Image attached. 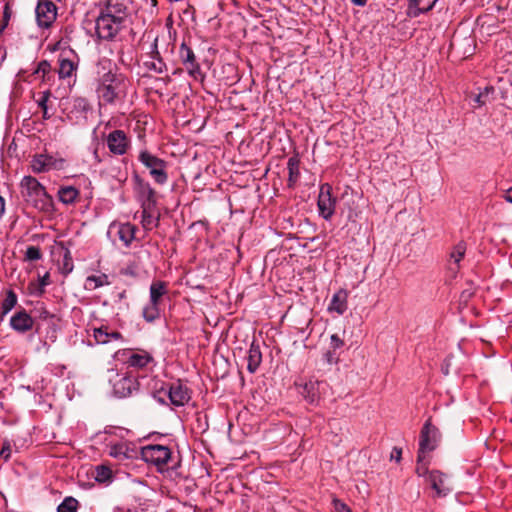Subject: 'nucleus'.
<instances>
[{"label": "nucleus", "mask_w": 512, "mask_h": 512, "mask_svg": "<svg viewBox=\"0 0 512 512\" xmlns=\"http://www.w3.org/2000/svg\"><path fill=\"white\" fill-rule=\"evenodd\" d=\"M93 337L98 344H107L111 342V338H109V329L107 326L94 328Z\"/></svg>", "instance_id": "31"}, {"label": "nucleus", "mask_w": 512, "mask_h": 512, "mask_svg": "<svg viewBox=\"0 0 512 512\" xmlns=\"http://www.w3.org/2000/svg\"><path fill=\"white\" fill-rule=\"evenodd\" d=\"M348 308V292L345 289H340L332 296L328 310L336 312L338 315L344 314Z\"/></svg>", "instance_id": "20"}, {"label": "nucleus", "mask_w": 512, "mask_h": 512, "mask_svg": "<svg viewBox=\"0 0 512 512\" xmlns=\"http://www.w3.org/2000/svg\"><path fill=\"white\" fill-rule=\"evenodd\" d=\"M416 472L419 476H425L427 472V468L424 465H418Z\"/></svg>", "instance_id": "46"}, {"label": "nucleus", "mask_w": 512, "mask_h": 512, "mask_svg": "<svg viewBox=\"0 0 512 512\" xmlns=\"http://www.w3.org/2000/svg\"><path fill=\"white\" fill-rule=\"evenodd\" d=\"M34 321L32 317L24 310L15 313L10 319L11 327L19 332L25 333L32 329Z\"/></svg>", "instance_id": "17"}, {"label": "nucleus", "mask_w": 512, "mask_h": 512, "mask_svg": "<svg viewBox=\"0 0 512 512\" xmlns=\"http://www.w3.org/2000/svg\"><path fill=\"white\" fill-rule=\"evenodd\" d=\"M344 345V342L340 337L336 334L331 336V346L333 349L341 348Z\"/></svg>", "instance_id": "44"}, {"label": "nucleus", "mask_w": 512, "mask_h": 512, "mask_svg": "<svg viewBox=\"0 0 512 512\" xmlns=\"http://www.w3.org/2000/svg\"><path fill=\"white\" fill-rule=\"evenodd\" d=\"M75 70L76 65L72 60L66 58L59 59L58 74L60 78L64 79L71 77Z\"/></svg>", "instance_id": "25"}, {"label": "nucleus", "mask_w": 512, "mask_h": 512, "mask_svg": "<svg viewBox=\"0 0 512 512\" xmlns=\"http://www.w3.org/2000/svg\"><path fill=\"white\" fill-rule=\"evenodd\" d=\"M64 160L49 154L35 155L31 161V168L35 173L47 172L52 169L63 168Z\"/></svg>", "instance_id": "8"}, {"label": "nucleus", "mask_w": 512, "mask_h": 512, "mask_svg": "<svg viewBox=\"0 0 512 512\" xmlns=\"http://www.w3.org/2000/svg\"><path fill=\"white\" fill-rule=\"evenodd\" d=\"M95 480L100 483L109 482L112 479V470L104 465L95 468Z\"/></svg>", "instance_id": "30"}, {"label": "nucleus", "mask_w": 512, "mask_h": 512, "mask_svg": "<svg viewBox=\"0 0 512 512\" xmlns=\"http://www.w3.org/2000/svg\"><path fill=\"white\" fill-rule=\"evenodd\" d=\"M326 357H327V360H328L329 362H331V357H332L331 352H327V353H326Z\"/></svg>", "instance_id": "57"}, {"label": "nucleus", "mask_w": 512, "mask_h": 512, "mask_svg": "<svg viewBox=\"0 0 512 512\" xmlns=\"http://www.w3.org/2000/svg\"><path fill=\"white\" fill-rule=\"evenodd\" d=\"M288 173H289V186H292L296 183L299 177V161L298 159L292 157L288 160L287 163Z\"/></svg>", "instance_id": "28"}, {"label": "nucleus", "mask_w": 512, "mask_h": 512, "mask_svg": "<svg viewBox=\"0 0 512 512\" xmlns=\"http://www.w3.org/2000/svg\"><path fill=\"white\" fill-rule=\"evenodd\" d=\"M142 194L146 196L147 201L150 202L154 197V190L150 187L148 183H142L139 181Z\"/></svg>", "instance_id": "38"}, {"label": "nucleus", "mask_w": 512, "mask_h": 512, "mask_svg": "<svg viewBox=\"0 0 512 512\" xmlns=\"http://www.w3.org/2000/svg\"><path fill=\"white\" fill-rule=\"evenodd\" d=\"M248 365L247 369L250 373H254L262 361V354L260 351V347L258 345H255L254 343L251 344L249 351H248Z\"/></svg>", "instance_id": "21"}, {"label": "nucleus", "mask_w": 512, "mask_h": 512, "mask_svg": "<svg viewBox=\"0 0 512 512\" xmlns=\"http://www.w3.org/2000/svg\"><path fill=\"white\" fill-rule=\"evenodd\" d=\"M172 405L184 406L190 400V392L186 385L180 381L171 383L166 391Z\"/></svg>", "instance_id": "11"}, {"label": "nucleus", "mask_w": 512, "mask_h": 512, "mask_svg": "<svg viewBox=\"0 0 512 512\" xmlns=\"http://www.w3.org/2000/svg\"><path fill=\"white\" fill-rule=\"evenodd\" d=\"M154 223V219L151 214L148 213V210L146 207H144L142 212V224L144 228L150 229L151 225Z\"/></svg>", "instance_id": "39"}, {"label": "nucleus", "mask_w": 512, "mask_h": 512, "mask_svg": "<svg viewBox=\"0 0 512 512\" xmlns=\"http://www.w3.org/2000/svg\"><path fill=\"white\" fill-rule=\"evenodd\" d=\"M142 316L147 322H153L160 316L158 304L150 302L143 308Z\"/></svg>", "instance_id": "29"}, {"label": "nucleus", "mask_w": 512, "mask_h": 512, "mask_svg": "<svg viewBox=\"0 0 512 512\" xmlns=\"http://www.w3.org/2000/svg\"><path fill=\"white\" fill-rule=\"evenodd\" d=\"M119 83L114 74L106 73L99 85L97 92L99 97L106 103H113L118 96L117 88Z\"/></svg>", "instance_id": "9"}, {"label": "nucleus", "mask_w": 512, "mask_h": 512, "mask_svg": "<svg viewBox=\"0 0 512 512\" xmlns=\"http://www.w3.org/2000/svg\"><path fill=\"white\" fill-rule=\"evenodd\" d=\"M21 194L24 200L40 211H49L52 207V198L45 188L32 176H25L20 183Z\"/></svg>", "instance_id": "1"}, {"label": "nucleus", "mask_w": 512, "mask_h": 512, "mask_svg": "<svg viewBox=\"0 0 512 512\" xmlns=\"http://www.w3.org/2000/svg\"><path fill=\"white\" fill-rule=\"evenodd\" d=\"M466 252V244L464 242H459L452 250L450 254V259L453 263L458 266L459 262L462 260Z\"/></svg>", "instance_id": "34"}, {"label": "nucleus", "mask_w": 512, "mask_h": 512, "mask_svg": "<svg viewBox=\"0 0 512 512\" xmlns=\"http://www.w3.org/2000/svg\"><path fill=\"white\" fill-rule=\"evenodd\" d=\"M78 196V190L72 186L63 187L59 190V199L65 204L73 203Z\"/></svg>", "instance_id": "26"}, {"label": "nucleus", "mask_w": 512, "mask_h": 512, "mask_svg": "<svg viewBox=\"0 0 512 512\" xmlns=\"http://www.w3.org/2000/svg\"><path fill=\"white\" fill-rule=\"evenodd\" d=\"M74 107L81 111H87L90 109L88 101L84 98H76L74 100Z\"/></svg>", "instance_id": "41"}, {"label": "nucleus", "mask_w": 512, "mask_h": 512, "mask_svg": "<svg viewBox=\"0 0 512 512\" xmlns=\"http://www.w3.org/2000/svg\"><path fill=\"white\" fill-rule=\"evenodd\" d=\"M334 508L336 512H352L351 509L340 500H334Z\"/></svg>", "instance_id": "42"}, {"label": "nucleus", "mask_w": 512, "mask_h": 512, "mask_svg": "<svg viewBox=\"0 0 512 512\" xmlns=\"http://www.w3.org/2000/svg\"><path fill=\"white\" fill-rule=\"evenodd\" d=\"M129 144V139L122 130H114L107 137L108 148L115 155L125 154Z\"/></svg>", "instance_id": "12"}, {"label": "nucleus", "mask_w": 512, "mask_h": 512, "mask_svg": "<svg viewBox=\"0 0 512 512\" xmlns=\"http://www.w3.org/2000/svg\"><path fill=\"white\" fill-rule=\"evenodd\" d=\"M401 454H402L401 449L394 448L391 453V459H395L397 462H399L401 459Z\"/></svg>", "instance_id": "45"}, {"label": "nucleus", "mask_w": 512, "mask_h": 512, "mask_svg": "<svg viewBox=\"0 0 512 512\" xmlns=\"http://www.w3.org/2000/svg\"><path fill=\"white\" fill-rule=\"evenodd\" d=\"M142 459L159 468L164 467L171 458L169 447L159 444H151L142 447Z\"/></svg>", "instance_id": "4"}, {"label": "nucleus", "mask_w": 512, "mask_h": 512, "mask_svg": "<svg viewBox=\"0 0 512 512\" xmlns=\"http://www.w3.org/2000/svg\"><path fill=\"white\" fill-rule=\"evenodd\" d=\"M152 361V357L146 353H133L129 356L127 364L135 368H144Z\"/></svg>", "instance_id": "23"}, {"label": "nucleus", "mask_w": 512, "mask_h": 512, "mask_svg": "<svg viewBox=\"0 0 512 512\" xmlns=\"http://www.w3.org/2000/svg\"><path fill=\"white\" fill-rule=\"evenodd\" d=\"M494 93L492 86H486L482 91L474 96V107H481L490 101V96Z\"/></svg>", "instance_id": "27"}, {"label": "nucleus", "mask_w": 512, "mask_h": 512, "mask_svg": "<svg viewBox=\"0 0 512 512\" xmlns=\"http://www.w3.org/2000/svg\"><path fill=\"white\" fill-rule=\"evenodd\" d=\"M438 2V0H409L407 8V16L416 18L420 14L430 11Z\"/></svg>", "instance_id": "18"}, {"label": "nucleus", "mask_w": 512, "mask_h": 512, "mask_svg": "<svg viewBox=\"0 0 512 512\" xmlns=\"http://www.w3.org/2000/svg\"><path fill=\"white\" fill-rule=\"evenodd\" d=\"M26 259L30 261H36L41 258L40 249L36 246H29L26 250Z\"/></svg>", "instance_id": "37"}, {"label": "nucleus", "mask_w": 512, "mask_h": 512, "mask_svg": "<svg viewBox=\"0 0 512 512\" xmlns=\"http://www.w3.org/2000/svg\"><path fill=\"white\" fill-rule=\"evenodd\" d=\"M127 26L126 23L106 17L99 13L96 19V33L103 40H112Z\"/></svg>", "instance_id": "5"}, {"label": "nucleus", "mask_w": 512, "mask_h": 512, "mask_svg": "<svg viewBox=\"0 0 512 512\" xmlns=\"http://www.w3.org/2000/svg\"><path fill=\"white\" fill-rule=\"evenodd\" d=\"M115 232L123 244L128 247L135 238L136 227L130 223H114L110 226V232Z\"/></svg>", "instance_id": "16"}, {"label": "nucleus", "mask_w": 512, "mask_h": 512, "mask_svg": "<svg viewBox=\"0 0 512 512\" xmlns=\"http://www.w3.org/2000/svg\"><path fill=\"white\" fill-rule=\"evenodd\" d=\"M0 456L1 458H3L5 461H8L11 457V445L8 441H5L3 443V446L0 450Z\"/></svg>", "instance_id": "40"}, {"label": "nucleus", "mask_w": 512, "mask_h": 512, "mask_svg": "<svg viewBox=\"0 0 512 512\" xmlns=\"http://www.w3.org/2000/svg\"><path fill=\"white\" fill-rule=\"evenodd\" d=\"M137 388H138V382L132 376L124 375V376L118 377L113 382L114 394L120 398L130 396L133 393V391L137 390Z\"/></svg>", "instance_id": "14"}, {"label": "nucleus", "mask_w": 512, "mask_h": 512, "mask_svg": "<svg viewBox=\"0 0 512 512\" xmlns=\"http://www.w3.org/2000/svg\"><path fill=\"white\" fill-rule=\"evenodd\" d=\"M162 66H163V63H162V61L160 59H159L158 65L153 63V69L156 70L159 73L162 72Z\"/></svg>", "instance_id": "51"}, {"label": "nucleus", "mask_w": 512, "mask_h": 512, "mask_svg": "<svg viewBox=\"0 0 512 512\" xmlns=\"http://www.w3.org/2000/svg\"><path fill=\"white\" fill-rule=\"evenodd\" d=\"M93 156H94V159L97 163H100L101 162V158L99 157L98 155V150L95 149L94 152H93Z\"/></svg>", "instance_id": "55"}, {"label": "nucleus", "mask_w": 512, "mask_h": 512, "mask_svg": "<svg viewBox=\"0 0 512 512\" xmlns=\"http://www.w3.org/2000/svg\"><path fill=\"white\" fill-rule=\"evenodd\" d=\"M141 163L149 169L150 175L158 184H164L167 179L165 171L166 163L164 160L152 155L148 151H142L139 155Z\"/></svg>", "instance_id": "3"}, {"label": "nucleus", "mask_w": 512, "mask_h": 512, "mask_svg": "<svg viewBox=\"0 0 512 512\" xmlns=\"http://www.w3.org/2000/svg\"><path fill=\"white\" fill-rule=\"evenodd\" d=\"M48 68H49V64L47 63V61H42L41 63H39V67H38L39 70H42L43 72H45Z\"/></svg>", "instance_id": "49"}, {"label": "nucleus", "mask_w": 512, "mask_h": 512, "mask_svg": "<svg viewBox=\"0 0 512 512\" xmlns=\"http://www.w3.org/2000/svg\"><path fill=\"white\" fill-rule=\"evenodd\" d=\"M317 205L319 214L325 220H329L333 216L335 212L336 198L332 196V187L329 184L325 183L321 185Z\"/></svg>", "instance_id": "7"}, {"label": "nucleus", "mask_w": 512, "mask_h": 512, "mask_svg": "<svg viewBox=\"0 0 512 512\" xmlns=\"http://www.w3.org/2000/svg\"><path fill=\"white\" fill-rule=\"evenodd\" d=\"M152 53L155 54L154 58H159V52L157 50V39L154 41Z\"/></svg>", "instance_id": "53"}, {"label": "nucleus", "mask_w": 512, "mask_h": 512, "mask_svg": "<svg viewBox=\"0 0 512 512\" xmlns=\"http://www.w3.org/2000/svg\"><path fill=\"white\" fill-rule=\"evenodd\" d=\"M100 13L106 17L128 23L129 20V7L128 0H105L100 9Z\"/></svg>", "instance_id": "6"}, {"label": "nucleus", "mask_w": 512, "mask_h": 512, "mask_svg": "<svg viewBox=\"0 0 512 512\" xmlns=\"http://www.w3.org/2000/svg\"><path fill=\"white\" fill-rule=\"evenodd\" d=\"M48 279H49V275L48 274H45L41 279H40V283L36 284V283H31L29 285V290L31 293H34V294H38V295H41L43 292H44V287L46 285H48Z\"/></svg>", "instance_id": "36"}, {"label": "nucleus", "mask_w": 512, "mask_h": 512, "mask_svg": "<svg viewBox=\"0 0 512 512\" xmlns=\"http://www.w3.org/2000/svg\"><path fill=\"white\" fill-rule=\"evenodd\" d=\"M179 56L188 73L194 78H197L198 75L201 74L200 66L196 61L194 52L184 42L180 45Z\"/></svg>", "instance_id": "13"}, {"label": "nucleus", "mask_w": 512, "mask_h": 512, "mask_svg": "<svg viewBox=\"0 0 512 512\" xmlns=\"http://www.w3.org/2000/svg\"><path fill=\"white\" fill-rule=\"evenodd\" d=\"M109 278L106 274L100 275H91L88 276L85 280V289L87 290H95L99 287L109 285Z\"/></svg>", "instance_id": "24"}, {"label": "nucleus", "mask_w": 512, "mask_h": 512, "mask_svg": "<svg viewBox=\"0 0 512 512\" xmlns=\"http://www.w3.org/2000/svg\"><path fill=\"white\" fill-rule=\"evenodd\" d=\"M35 12L38 25L44 28L49 27L57 15L55 4L48 0L40 1Z\"/></svg>", "instance_id": "10"}, {"label": "nucleus", "mask_w": 512, "mask_h": 512, "mask_svg": "<svg viewBox=\"0 0 512 512\" xmlns=\"http://www.w3.org/2000/svg\"><path fill=\"white\" fill-rule=\"evenodd\" d=\"M78 501L73 497H66L57 507V512H76Z\"/></svg>", "instance_id": "32"}, {"label": "nucleus", "mask_w": 512, "mask_h": 512, "mask_svg": "<svg viewBox=\"0 0 512 512\" xmlns=\"http://www.w3.org/2000/svg\"><path fill=\"white\" fill-rule=\"evenodd\" d=\"M351 2L356 6L363 7L366 5L367 0H351Z\"/></svg>", "instance_id": "50"}, {"label": "nucleus", "mask_w": 512, "mask_h": 512, "mask_svg": "<svg viewBox=\"0 0 512 512\" xmlns=\"http://www.w3.org/2000/svg\"><path fill=\"white\" fill-rule=\"evenodd\" d=\"M42 111H43V118H44V119H49V118L51 117V116L48 114V107H44V108L42 109Z\"/></svg>", "instance_id": "54"}, {"label": "nucleus", "mask_w": 512, "mask_h": 512, "mask_svg": "<svg viewBox=\"0 0 512 512\" xmlns=\"http://www.w3.org/2000/svg\"><path fill=\"white\" fill-rule=\"evenodd\" d=\"M327 386L325 382L317 380H309L303 385L301 394L310 404H317L320 400L324 388Z\"/></svg>", "instance_id": "15"}, {"label": "nucleus", "mask_w": 512, "mask_h": 512, "mask_svg": "<svg viewBox=\"0 0 512 512\" xmlns=\"http://www.w3.org/2000/svg\"><path fill=\"white\" fill-rule=\"evenodd\" d=\"M127 452V446L125 444L119 443L110 446L109 455L121 460L128 457Z\"/></svg>", "instance_id": "33"}, {"label": "nucleus", "mask_w": 512, "mask_h": 512, "mask_svg": "<svg viewBox=\"0 0 512 512\" xmlns=\"http://www.w3.org/2000/svg\"><path fill=\"white\" fill-rule=\"evenodd\" d=\"M428 480L431 487L436 491L438 495H446L451 491V488L447 484V477L440 471H431L428 473Z\"/></svg>", "instance_id": "19"}, {"label": "nucleus", "mask_w": 512, "mask_h": 512, "mask_svg": "<svg viewBox=\"0 0 512 512\" xmlns=\"http://www.w3.org/2000/svg\"><path fill=\"white\" fill-rule=\"evenodd\" d=\"M168 292L167 285L163 281L152 282L150 286V302L159 305L162 296Z\"/></svg>", "instance_id": "22"}, {"label": "nucleus", "mask_w": 512, "mask_h": 512, "mask_svg": "<svg viewBox=\"0 0 512 512\" xmlns=\"http://www.w3.org/2000/svg\"><path fill=\"white\" fill-rule=\"evenodd\" d=\"M472 295L471 292H463L462 297L469 298Z\"/></svg>", "instance_id": "56"}, {"label": "nucleus", "mask_w": 512, "mask_h": 512, "mask_svg": "<svg viewBox=\"0 0 512 512\" xmlns=\"http://www.w3.org/2000/svg\"><path fill=\"white\" fill-rule=\"evenodd\" d=\"M51 93L50 91H45L42 93L41 97L37 100L39 107L43 109L44 107H47V102L49 100Z\"/></svg>", "instance_id": "43"}, {"label": "nucleus", "mask_w": 512, "mask_h": 512, "mask_svg": "<svg viewBox=\"0 0 512 512\" xmlns=\"http://www.w3.org/2000/svg\"><path fill=\"white\" fill-rule=\"evenodd\" d=\"M504 199L507 201V202H510L512 203V187L509 188L505 194H504Z\"/></svg>", "instance_id": "48"}, {"label": "nucleus", "mask_w": 512, "mask_h": 512, "mask_svg": "<svg viewBox=\"0 0 512 512\" xmlns=\"http://www.w3.org/2000/svg\"><path fill=\"white\" fill-rule=\"evenodd\" d=\"M16 303H17L16 295L12 291H9L7 293L6 298L4 299V301L2 303V314L5 315L8 312H10L12 310V308L16 305Z\"/></svg>", "instance_id": "35"}, {"label": "nucleus", "mask_w": 512, "mask_h": 512, "mask_svg": "<svg viewBox=\"0 0 512 512\" xmlns=\"http://www.w3.org/2000/svg\"><path fill=\"white\" fill-rule=\"evenodd\" d=\"M5 211V202L4 199L0 196V218L2 217Z\"/></svg>", "instance_id": "52"}, {"label": "nucleus", "mask_w": 512, "mask_h": 512, "mask_svg": "<svg viewBox=\"0 0 512 512\" xmlns=\"http://www.w3.org/2000/svg\"><path fill=\"white\" fill-rule=\"evenodd\" d=\"M440 441V432L438 428L431 425L430 422H426L421 431L419 451H418V463H422L425 460V454L434 450Z\"/></svg>", "instance_id": "2"}, {"label": "nucleus", "mask_w": 512, "mask_h": 512, "mask_svg": "<svg viewBox=\"0 0 512 512\" xmlns=\"http://www.w3.org/2000/svg\"><path fill=\"white\" fill-rule=\"evenodd\" d=\"M109 338H111V341L120 340V339H122V335H121V333H119L117 331H113V332L109 331Z\"/></svg>", "instance_id": "47"}]
</instances>
